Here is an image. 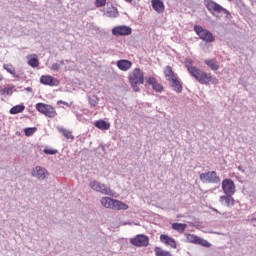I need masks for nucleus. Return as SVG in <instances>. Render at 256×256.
<instances>
[{"instance_id":"1","label":"nucleus","mask_w":256,"mask_h":256,"mask_svg":"<svg viewBox=\"0 0 256 256\" xmlns=\"http://www.w3.org/2000/svg\"><path fill=\"white\" fill-rule=\"evenodd\" d=\"M185 67L189 71L190 75H192V77H194L196 81H199L201 85H209V83L217 85L219 83V80H217L216 77L211 76V74H207L203 72L201 69H198L197 67L193 66L191 60H186Z\"/></svg>"},{"instance_id":"2","label":"nucleus","mask_w":256,"mask_h":256,"mask_svg":"<svg viewBox=\"0 0 256 256\" xmlns=\"http://www.w3.org/2000/svg\"><path fill=\"white\" fill-rule=\"evenodd\" d=\"M101 205L105 209H113L114 211H127L129 209V205L109 197H103L101 199Z\"/></svg>"},{"instance_id":"3","label":"nucleus","mask_w":256,"mask_h":256,"mask_svg":"<svg viewBox=\"0 0 256 256\" xmlns=\"http://www.w3.org/2000/svg\"><path fill=\"white\" fill-rule=\"evenodd\" d=\"M129 81L131 84L132 89L138 93L140 91L138 85H143L145 83V75L141 69L136 68L129 74Z\"/></svg>"},{"instance_id":"4","label":"nucleus","mask_w":256,"mask_h":256,"mask_svg":"<svg viewBox=\"0 0 256 256\" xmlns=\"http://www.w3.org/2000/svg\"><path fill=\"white\" fill-rule=\"evenodd\" d=\"M204 5L206 9L215 17L217 13H224L226 17H231V13L227 11V9L223 8V6L217 4V2L213 0H204Z\"/></svg>"},{"instance_id":"5","label":"nucleus","mask_w":256,"mask_h":256,"mask_svg":"<svg viewBox=\"0 0 256 256\" xmlns=\"http://www.w3.org/2000/svg\"><path fill=\"white\" fill-rule=\"evenodd\" d=\"M194 31L202 41H205V43H213L215 41L213 33L199 25L194 26Z\"/></svg>"},{"instance_id":"6","label":"nucleus","mask_w":256,"mask_h":256,"mask_svg":"<svg viewBox=\"0 0 256 256\" xmlns=\"http://www.w3.org/2000/svg\"><path fill=\"white\" fill-rule=\"evenodd\" d=\"M89 187L93 189V191H97V193H101L102 195H113V190L108 188L107 185L94 180L89 183Z\"/></svg>"},{"instance_id":"7","label":"nucleus","mask_w":256,"mask_h":256,"mask_svg":"<svg viewBox=\"0 0 256 256\" xmlns=\"http://www.w3.org/2000/svg\"><path fill=\"white\" fill-rule=\"evenodd\" d=\"M36 109L39 111V113H42L46 117H49L50 119H53L57 115V111H55V108L53 106L45 104V103H37Z\"/></svg>"},{"instance_id":"8","label":"nucleus","mask_w":256,"mask_h":256,"mask_svg":"<svg viewBox=\"0 0 256 256\" xmlns=\"http://www.w3.org/2000/svg\"><path fill=\"white\" fill-rule=\"evenodd\" d=\"M200 181H202V183H221V178L217 176V172L209 171L200 174Z\"/></svg>"},{"instance_id":"9","label":"nucleus","mask_w":256,"mask_h":256,"mask_svg":"<svg viewBox=\"0 0 256 256\" xmlns=\"http://www.w3.org/2000/svg\"><path fill=\"white\" fill-rule=\"evenodd\" d=\"M130 243L135 247H148L149 237L144 234L136 235L134 238L130 239Z\"/></svg>"},{"instance_id":"10","label":"nucleus","mask_w":256,"mask_h":256,"mask_svg":"<svg viewBox=\"0 0 256 256\" xmlns=\"http://www.w3.org/2000/svg\"><path fill=\"white\" fill-rule=\"evenodd\" d=\"M132 32L133 30L129 26H116L112 29V35L115 37L131 35Z\"/></svg>"},{"instance_id":"11","label":"nucleus","mask_w":256,"mask_h":256,"mask_svg":"<svg viewBox=\"0 0 256 256\" xmlns=\"http://www.w3.org/2000/svg\"><path fill=\"white\" fill-rule=\"evenodd\" d=\"M222 189L225 195H235V182L231 179H224L222 181Z\"/></svg>"},{"instance_id":"12","label":"nucleus","mask_w":256,"mask_h":256,"mask_svg":"<svg viewBox=\"0 0 256 256\" xmlns=\"http://www.w3.org/2000/svg\"><path fill=\"white\" fill-rule=\"evenodd\" d=\"M160 241L161 243L167 245L168 247H171L172 249H177V242L175 241V239L169 237V235H160Z\"/></svg>"},{"instance_id":"13","label":"nucleus","mask_w":256,"mask_h":256,"mask_svg":"<svg viewBox=\"0 0 256 256\" xmlns=\"http://www.w3.org/2000/svg\"><path fill=\"white\" fill-rule=\"evenodd\" d=\"M145 81L146 83H148V85H151L152 89H154V91H157V93H161V91H163V85L157 82V79H155V77H146Z\"/></svg>"},{"instance_id":"14","label":"nucleus","mask_w":256,"mask_h":256,"mask_svg":"<svg viewBox=\"0 0 256 256\" xmlns=\"http://www.w3.org/2000/svg\"><path fill=\"white\" fill-rule=\"evenodd\" d=\"M40 83H42V85H49L50 87L59 85V81L52 76H41Z\"/></svg>"},{"instance_id":"15","label":"nucleus","mask_w":256,"mask_h":256,"mask_svg":"<svg viewBox=\"0 0 256 256\" xmlns=\"http://www.w3.org/2000/svg\"><path fill=\"white\" fill-rule=\"evenodd\" d=\"M33 177L37 179H45L47 177V170L41 166H36L32 172Z\"/></svg>"},{"instance_id":"16","label":"nucleus","mask_w":256,"mask_h":256,"mask_svg":"<svg viewBox=\"0 0 256 256\" xmlns=\"http://www.w3.org/2000/svg\"><path fill=\"white\" fill-rule=\"evenodd\" d=\"M116 65L118 69H120V71H129V69L133 67V62L122 59V60H118Z\"/></svg>"},{"instance_id":"17","label":"nucleus","mask_w":256,"mask_h":256,"mask_svg":"<svg viewBox=\"0 0 256 256\" xmlns=\"http://www.w3.org/2000/svg\"><path fill=\"white\" fill-rule=\"evenodd\" d=\"M220 203L226 205V207H233V205H235V199L233 198V195L226 194L225 196L220 197Z\"/></svg>"},{"instance_id":"18","label":"nucleus","mask_w":256,"mask_h":256,"mask_svg":"<svg viewBox=\"0 0 256 256\" xmlns=\"http://www.w3.org/2000/svg\"><path fill=\"white\" fill-rule=\"evenodd\" d=\"M152 7L156 13H164L165 12V4L161 0H152Z\"/></svg>"},{"instance_id":"19","label":"nucleus","mask_w":256,"mask_h":256,"mask_svg":"<svg viewBox=\"0 0 256 256\" xmlns=\"http://www.w3.org/2000/svg\"><path fill=\"white\" fill-rule=\"evenodd\" d=\"M168 81L171 83V87H173L176 93H181V91H183V86L181 85V82L179 81L177 76Z\"/></svg>"},{"instance_id":"20","label":"nucleus","mask_w":256,"mask_h":256,"mask_svg":"<svg viewBox=\"0 0 256 256\" xmlns=\"http://www.w3.org/2000/svg\"><path fill=\"white\" fill-rule=\"evenodd\" d=\"M95 127L101 129V131H108L111 128V124L106 122L105 120H98L94 123Z\"/></svg>"},{"instance_id":"21","label":"nucleus","mask_w":256,"mask_h":256,"mask_svg":"<svg viewBox=\"0 0 256 256\" xmlns=\"http://www.w3.org/2000/svg\"><path fill=\"white\" fill-rule=\"evenodd\" d=\"M205 65H208L212 71H218L219 70V62L215 59L205 60Z\"/></svg>"},{"instance_id":"22","label":"nucleus","mask_w":256,"mask_h":256,"mask_svg":"<svg viewBox=\"0 0 256 256\" xmlns=\"http://www.w3.org/2000/svg\"><path fill=\"white\" fill-rule=\"evenodd\" d=\"M164 74L165 77L167 79V81H171L172 79H174L175 77H177L175 75V72H173V68H171V66H167L164 70Z\"/></svg>"},{"instance_id":"23","label":"nucleus","mask_w":256,"mask_h":256,"mask_svg":"<svg viewBox=\"0 0 256 256\" xmlns=\"http://www.w3.org/2000/svg\"><path fill=\"white\" fill-rule=\"evenodd\" d=\"M25 111V105L19 104L10 109L11 115H17L18 113H23Z\"/></svg>"},{"instance_id":"24","label":"nucleus","mask_w":256,"mask_h":256,"mask_svg":"<svg viewBox=\"0 0 256 256\" xmlns=\"http://www.w3.org/2000/svg\"><path fill=\"white\" fill-rule=\"evenodd\" d=\"M172 229H174V231H178V233H183V231H185L187 229V224L173 223Z\"/></svg>"},{"instance_id":"25","label":"nucleus","mask_w":256,"mask_h":256,"mask_svg":"<svg viewBox=\"0 0 256 256\" xmlns=\"http://www.w3.org/2000/svg\"><path fill=\"white\" fill-rule=\"evenodd\" d=\"M60 133L66 138V139H75L73 136V133L65 128L58 127L57 128Z\"/></svg>"},{"instance_id":"26","label":"nucleus","mask_w":256,"mask_h":256,"mask_svg":"<svg viewBox=\"0 0 256 256\" xmlns=\"http://www.w3.org/2000/svg\"><path fill=\"white\" fill-rule=\"evenodd\" d=\"M3 68L10 73L11 75H13V77H17L19 78V75L15 74V67H13V65L11 64H4Z\"/></svg>"},{"instance_id":"27","label":"nucleus","mask_w":256,"mask_h":256,"mask_svg":"<svg viewBox=\"0 0 256 256\" xmlns=\"http://www.w3.org/2000/svg\"><path fill=\"white\" fill-rule=\"evenodd\" d=\"M106 15L108 17H117V15H119V12L116 10L115 7H110L107 9Z\"/></svg>"},{"instance_id":"28","label":"nucleus","mask_w":256,"mask_h":256,"mask_svg":"<svg viewBox=\"0 0 256 256\" xmlns=\"http://www.w3.org/2000/svg\"><path fill=\"white\" fill-rule=\"evenodd\" d=\"M88 101L89 104L91 105V107H97L98 103H99V98L97 96H89L88 97Z\"/></svg>"},{"instance_id":"29","label":"nucleus","mask_w":256,"mask_h":256,"mask_svg":"<svg viewBox=\"0 0 256 256\" xmlns=\"http://www.w3.org/2000/svg\"><path fill=\"white\" fill-rule=\"evenodd\" d=\"M196 245H202V247H211V243L201 237H198Z\"/></svg>"},{"instance_id":"30","label":"nucleus","mask_w":256,"mask_h":256,"mask_svg":"<svg viewBox=\"0 0 256 256\" xmlns=\"http://www.w3.org/2000/svg\"><path fill=\"white\" fill-rule=\"evenodd\" d=\"M28 65H30V67H39V59L37 57L30 58Z\"/></svg>"},{"instance_id":"31","label":"nucleus","mask_w":256,"mask_h":256,"mask_svg":"<svg viewBox=\"0 0 256 256\" xmlns=\"http://www.w3.org/2000/svg\"><path fill=\"white\" fill-rule=\"evenodd\" d=\"M36 131H37V129L35 127L24 129V133H25L26 137H31L32 135L35 134Z\"/></svg>"},{"instance_id":"32","label":"nucleus","mask_w":256,"mask_h":256,"mask_svg":"<svg viewBox=\"0 0 256 256\" xmlns=\"http://www.w3.org/2000/svg\"><path fill=\"white\" fill-rule=\"evenodd\" d=\"M199 239V236L193 235V234H188L187 235V241H189V243H195L197 245V241Z\"/></svg>"},{"instance_id":"33","label":"nucleus","mask_w":256,"mask_h":256,"mask_svg":"<svg viewBox=\"0 0 256 256\" xmlns=\"http://www.w3.org/2000/svg\"><path fill=\"white\" fill-rule=\"evenodd\" d=\"M13 89H15L14 86L5 87L2 89V93L6 94V95H13Z\"/></svg>"},{"instance_id":"34","label":"nucleus","mask_w":256,"mask_h":256,"mask_svg":"<svg viewBox=\"0 0 256 256\" xmlns=\"http://www.w3.org/2000/svg\"><path fill=\"white\" fill-rule=\"evenodd\" d=\"M44 153L46 155H57V150H53V149H44Z\"/></svg>"},{"instance_id":"35","label":"nucleus","mask_w":256,"mask_h":256,"mask_svg":"<svg viewBox=\"0 0 256 256\" xmlns=\"http://www.w3.org/2000/svg\"><path fill=\"white\" fill-rule=\"evenodd\" d=\"M107 0H96V7H105Z\"/></svg>"},{"instance_id":"36","label":"nucleus","mask_w":256,"mask_h":256,"mask_svg":"<svg viewBox=\"0 0 256 256\" xmlns=\"http://www.w3.org/2000/svg\"><path fill=\"white\" fill-rule=\"evenodd\" d=\"M60 68H61V64L54 63V64H52L51 70L52 71H59Z\"/></svg>"},{"instance_id":"37","label":"nucleus","mask_w":256,"mask_h":256,"mask_svg":"<svg viewBox=\"0 0 256 256\" xmlns=\"http://www.w3.org/2000/svg\"><path fill=\"white\" fill-rule=\"evenodd\" d=\"M26 91H27L28 93H32V92H33V88L27 87V88H26Z\"/></svg>"},{"instance_id":"38","label":"nucleus","mask_w":256,"mask_h":256,"mask_svg":"<svg viewBox=\"0 0 256 256\" xmlns=\"http://www.w3.org/2000/svg\"><path fill=\"white\" fill-rule=\"evenodd\" d=\"M238 170L242 171V173H245V169H243V166H238Z\"/></svg>"},{"instance_id":"39","label":"nucleus","mask_w":256,"mask_h":256,"mask_svg":"<svg viewBox=\"0 0 256 256\" xmlns=\"http://www.w3.org/2000/svg\"><path fill=\"white\" fill-rule=\"evenodd\" d=\"M100 147H101L102 151H103L104 153H106L107 150L105 149V146H104V145H101Z\"/></svg>"},{"instance_id":"40","label":"nucleus","mask_w":256,"mask_h":256,"mask_svg":"<svg viewBox=\"0 0 256 256\" xmlns=\"http://www.w3.org/2000/svg\"><path fill=\"white\" fill-rule=\"evenodd\" d=\"M58 65H65V61L61 60L60 63H58Z\"/></svg>"},{"instance_id":"41","label":"nucleus","mask_w":256,"mask_h":256,"mask_svg":"<svg viewBox=\"0 0 256 256\" xmlns=\"http://www.w3.org/2000/svg\"><path fill=\"white\" fill-rule=\"evenodd\" d=\"M59 103H62L63 105H67V103H65V102L62 101V100L58 101V104H59Z\"/></svg>"},{"instance_id":"42","label":"nucleus","mask_w":256,"mask_h":256,"mask_svg":"<svg viewBox=\"0 0 256 256\" xmlns=\"http://www.w3.org/2000/svg\"><path fill=\"white\" fill-rule=\"evenodd\" d=\"M126 3H133V0H125Z\"/></svg>"},{"instance_id":"43","label":"nucleus","mask_w":256,"mask_h":256,"mask_svg":"<svg viewBox=\"0 0 256 256\" xmlns=\"http://www.w3.org/2000/svg\"><path fill=\"white\" fill-rule=\"evenodd\" d=\"M76 117H77V119H79V117H81V115H79V114H76Z\"/></svg>"},{"instance_id":"44","label":"nucleus","mask_w":256,"mask_h":256,"mask_svg":"<svg viewBox=\"0 0 256 256\" xmlns=\"http://www.w3.org/2000/svg\"><path fill=\"white\" fill-rule=\"evenodd\" d=\"M251 221H256V218H252Z\"/></svg>"},{"instance_id":"45","label":"nucleus","mask_w":256,"mask_h":256,"mask_svg":"<svg viewBox=\"0 0 256 256\" xmlns=\"http://www.w3.org/2000/svg\"><path fill=\"white\" fill-rule=\"evenodd\" d=\"M0 81H3V77H0Z\"/></svg>"}]
</instances>
